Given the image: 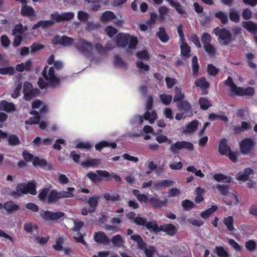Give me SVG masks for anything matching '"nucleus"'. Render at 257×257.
<instances>
[{
	"label": "nucleus",
	"instance_id": "f257e3e1",
	"mask_svg": "<svg viewBox=\"0 0 257 257\" xmlns=\"http://www.w3.org/2000/svg\"><path fill=\"white\" fill-rule=\"evenodd\" d=\"M45 80L39 78L38 84L41 89L47 87H56L60 82V77L55 73L53 67L46 66L42 72Z\"/></svg>",
	"mask_w": 257,
	"mask_h": 257
},
{
	"label": "nucleus",
	"instance_id": "f03ea898",
	"mask_svg": "<svg viewBox=\"0 0 257 257\" xmlns=\"http://www.w3.org/2000/svg\"><path fill=\"white\" fill-rule=\"evenodd\" d=\"M64 197L63 192H58L55 190H50L48 188L42 189L39 194L38 197L42 202L49 204L55 203Z\"/></svg>",
	"mask_w": 257,
	"mask_h": 257
},
{
	"label": "nucleus",
	"instance_id": "7ed1b4c3",
	"mask_svg": "<svg viewBox=\"0 0 257 257\" xmlns=\"http://www.w3.org/2000/svg\"><path fill=\"white\" fill-rule=\"evenodd\" d=\"M116 44L119 47H125L134 49L138 43L137 37L128 34L119 33L116 36Z\"/></svg>",
	"mask_w": 257,
	"mask_h": 257
},
{
	"label": "nucleus",
	"instance_id": "20e7f679",
	"mask_svg": "<svg viewBox=\"0 0 257 257\" xmlns=\"http://www.w3.org/2000/svg\"><path fill=\"white\" fill-rule=\"evenodd\" d=\"M225 84L228 85L233 95L239 96H249L254 94V89L251 87H248L244 89L241 87H237L232 81L231 77H229L225 81Z\"/></svg>",
	"mask_w": 257,
	"mask_h": 257
},
{
	"label": "nucleus",
	"instance_id": "39448f33",
	"mask_svg": "<svg viewBox=\"0 0 257 257\" xmlns=\"http://www.w3.org/2000/svg\"><path fill=\"white\" fill-rule=\"evenodd\" d=\"M28 193L32 195L36 194L37 191L35 185L34 183H30L27 184H18L16 187V191L12 192L11 195L14 197H17Z\"/></svg>",
	"mask_w": 257,
	"mask_h": 257
},
{
	"label": "nucleus",
	"instance_id": "423d86ee",
	"mask_svg": "<svg viewBox=\"0 0 257 257\" xmlns=\"http://www.w3.org/2000/svg\"><path fill=\"white\" fill-rule=\"evenodd\" d=\"M77 48L81 52L85 54L90 52L94 53V51L97 53L101 54V51H103V48L100 45H96L93 48L91 44L87 43L84 40H80L78 41Z\"/></svg>",
	"mask_w": 257,
	"mask_h": 257
},
{
	"label": "nucleus",
	"instance_id": "0eeeda50",
	"mask_svg": "<svg viewBox=\"0 0 257 257\" xmlns=\"http://www.w3.org/2000/svg\"><path fill=\"white\" fill-rule=\"evenodd\" d=\"M213 32L218 36V41L221 44L226 45L231 41V34L229 31L217 27L213 30Z\"/></svg>",
	"mask_w": 257,
	"mask_h": 257
},
{
	"label": "nucleus",
	"instance_id": "6e6552de",
	"mask_svg": "<svg viewBox=\"0 0 257 257\" xmlns=\"http://www.w3.org/2000/svg\"><path fill=\"white\" fill-rule=\"evenodd\" d=\"M182 149H185L189 151H192L194 149L193 145L186 141L176 142L171 144L169 147V151L173 154H178Z\"/></svg>",
	"mask_w": 257,
	"mask_h": 257
},
{
	"label": "nucleus",
	"instance_id": "1a4fd4ad",
	"mask_svg": "<svg viewBox=\"0 0 257 257\" xmlns=\"http://www.w3.org/2000/svg\"><path fill=\"white\" fill-rule=\"evenodd\" d=\"M23 156L26 161L32 162L33 165L35 166H39L43 167L46 164V162L44 160L40 159L27 152H23Z\"/></svg>",
	"mask_w": 257,
	"mask_h": 257
},
{
	"label": "nucleus",
	"instance_id": "9d476101",
	"mask_svg": "<svg viewBox=\"0 0 257 257\" xmlns=\"http://www.w3.org/2000/svg\"><path fill=\"white\" fill-rule=\"evenodd\" d=\"M255 145L254 142L251 139H246L240 143L241 152L243 154H248L251 152Z\"/></svg>",
	"mask_w": 257,
	"mask_h": 257
},
{
	"label": "nucleus",
	"instance_id": "9b49d317",
	"mask_svg": "<svg viewBox=\"0 0 257 257\" xmlns=\"http://www.w3.org/2000/svg\"><path fill=\"white\" fill-rule=\"evenodd\" d=\"M253 171L250 168H246L244 171L239 172L236 175V179L238 181L245 182L249 180L253 174Z\"/></svg>",
	"mask_w": 257,
	"mask_h": 257
},
{
	"label": "nucleus",
	"instance_id": "f8f14e48",
	"mask_svg": "<svg viewBox=\"0 0 257 257\" xmlns=\"http://www.w3.org/2000/svg\"><path fill=\"white\" fill-rule=\"evenodd\" d=\"M113 247L116 248H124L125 247L124 238L119 234L112 236L110 239Z\"/></svg>",
	"mask_w": 257,
	"mask_h": 257
},
{
	"label": "nucleus",
	"instance_id": "ddd939ff",
	"mask_svg": "<svg viewBox=\"0 0 257 257\" xmlns=\"http://www.w3.org/2000/svg\"><path fill=\"white\" fill-rule=\"evenodd\" d=\"M224 201L226 205L229 206L237 205L239 202L238 196L235 193H229L224 197Z\"/></svg>",
	"mask_w": 257,
	"mask_h": 257
},
{
	"label": "nucleus",
	"instance_id": "4468645a",
	"mask_svg": "<svg viewBox=\"0 0 257 257\" xmlns=\"http://www.w3.org/2000/svg\"><path fill=\"white\" fill-rule=\"evenodd\" d=\"M231 151L230 147L227 144V141L224 139H221L219 142L218 152L222 155L226 156Z\"/></svg>",
	"mask_w": 257,
	"mask_h": 257
},
{
	"label": "nucleus",
	"instance_id": "2eb2a0df",
	"mask_svg": "<svg viewBox=\"0 0 257 257\" xmlns=\"http://www.w3.org/2000/svg\"><path fill=\"white\" fill-rule=\"evenodd\" d=\"M174 182L171 180H161L154 182L153 183V188L156 190L162 189L166 187L173 185Z\"/></svg>",
	"mask_w": 257,
	"mask_h": 257
},
{
	"label": "nucleus",
	"instance_id": "dca6fc26",
	"mask_svg": "<svg viewBox=\"0 0 257 257\" xmlns=\"http://www.w3.org/2000/svg\"><path fill=\"white\" fill-rule=\"evenodd\" d=\"M199 122L194 120L188 124L183 128V133L185 134H191L195 132L197 128Z\"/></svg>",
	"mask_w": 257,
	"mask_h": 257
},
{
	"label": "nucleus",
	"instance_id": "f3484780",
	"mask_svg": "<svg viewBox=\"0 0 257 257\" xmlns=\"http://www.w3.org/2000/svg\"><path fill=\"white\" fill-rule=\"evenodd\" d=\"M30 114L34 115L30 117L28 119L25 121V123L28 124H36L39 123L40 120V113L36 110H31Z\"/></svg>",
	"mask_w": 257,
	"mask_h": 257
},
{
	"label": "nucleus",
	"instance_id": "a211bd4d",
	"mask_svg": "<svg viewBox=\"0 0 257 257\" xmlns=\"http://www.w3.org/2000/svg\"><path fill=\"white\" fill-rule=\"evenodd\" d=\"M23 93L26 100H29L34 95L32 84L28 82L24 84Z\"/></svg>",
	"mask_w": 257,
	"mask_h": 257
},
{
	"label": "nucleus",
	"instance_id": "6ab92c4d",
	"mask_svg": "<svg viewBox=\"0 0 257 257\" xmlns=\"http://www.w3.org/2000/svg\"><path fill=\"white\" fill-rule=\"evenodd\" d=\"M32 107L33 109H39V113L41 114L45 113L48 111V108L46 104L38 99L33 102Z\"/></svg>",
	"mask_w": 257,
	"mask_h": 257
},
{
	"label": "nucleus",
	"instance_id": "aec40b11",
	"mask_svg": "<svg viewBox=\"0 0 257 257\" xmlns=\"http://www.w3.org/2000/svg\"><path fill=\"white\" fill-rule=\"evenodd\" d=\"M177 105L179 110L184 111L187 113L188 116H190L192 115V112L191 110V105L187 101H181L178 103Z\"/></svg>",
	"mask_w": 257,
	"mask_h": 257
},
{
	"label": "nucleus",
	"instance_id": "412c9836",
	"mask_svg": "<svg viewBox=\"0 0 257 257\" xmlns=\"http://www.w3.org/2000/svg\"><path fill=\"white\" fill-rule=\"evenodd\" d=\"M169 3L171 6L174 8L177 13L180 15H185L186 14L185 10L183 6L178 2L174 0H166Z\"/></svg>",
	"mask_w": 257,
	"mask_h": 257
},
{
	"label": "nucleus",
	"instance_id": "4be33fe9",
	"mask_svg": "<svg viewBox=\"0 0 257 257\" xmlns=\"http://www.w3.org/2000/svg\"><path fill=\"white\" fill-rule=\"evenodd\" d=\"M53 25V22L51 20L40 21L37 24H35L32 28L33 29L41 28L43 29H48L51 27Z\"/></svg>",
	"mask_w": 257,
	"mask_h": 257
},
{
	"label": "nucleus",
	"instance_id": "5701e85b",
	"mask_svg": "<svg viewBox=\"0 0 257 257\" xmlns=\"http://www.w3.org/2000/svg\"><path fill=\"white\" fill-rule=\"evenodd\" d=\"M94 238L96 242L100 243H105L108 240L106 234L101 231L95 232L94 234Z\"/></svg>",
	"mask_w": 257,
	"mask_h": 257
},
{
	"label": "nucleus",
	"instance_id": "b1692460",
	"mask_svg": "<svg viewBox=\"0 0 257 257\" xmlns=\"http://www.w3.org/2000/svg\"><path fill=\"white\" fill-rule=\"evenodd\" d=\"M234 221V218L231 216L225 217L222 220L223 224L229 231H233L235 229L233 225Z\"/></svg>",
	"mask_w": 257,
	"mask_h": 257
},
{
	"label": "nucleus",
	"instance_id": "393cba45",
	"mask_svg": "<svg viewBox=\"0 0 257 257\" xmlns=\"http://www.w3.org/2000/svg\"><path fill=\"white\" fill-rule=\"evenodd\" d=\"M144 119L148 120L150 123H153L157 119V113L155 111H147L144 114Z\"/></svg>",
	"mask_w": 257,
	"mask_h": 257
},
{
	"label": "nucleus",
	"instance_id": "a878e982",
	"mask_svg": "<svg viewBox=\"0 0 257 257\" xmlns=\"http://www.w3.org/2000/svg\"><path fill=\"white\" fill-rule=\"evenodd\" d=\"M160 229L170 235H174L177 231L175 226L172 224L163 225L161 226Z\"/></svg>",
	"mask_w": 257,
	"mask_h": 257
},
{
	"label": "nucleus",
	"instance_id": "bb28decb",
	"mask_svg": "<svg viewBox=\"0 0 257 257\" xmlns=\"http://www.w3.org/2000/svg\"><path fill=\"white\" fill-rule=\"evenodd\" d=\"M195 84L196 86L199 87L202 91L203 94H206V89L208 87L209 84L206 81L205 79L202 78L200 79H197L195 81Z\"/></svg>",
	"mask_w": 257,
	"mask_h": 257
},
{
	"label": "nucleus",
	"instance_id": "cd10ccee",
	"mask_svg": "<svg viewBox=\"0 0 257 257\" xmlns=\"http://www.w3.org/2000/svg\"><path fill=\"white\" fill-rule=\"evenodd\" d=\"M0 110L10 112L15 110V106L13 103L4 100L0 103Z\"/></svg>",
	"mask_w": 257,
	"mask_h": 257
},
{
	"label": "nucleus",
	"instance_id": "c85d7f7f",
	"mask_svg": "<svg viewBox=\"0 0 257 257\" xmlns=\"http://www.w3.org/2000/svg\"><path fill=\"white\" fill-rule=\"evenodd\" d=\"M214 179L217 182L229 183L231 181V177L223 174H216L213 176Z\"/></svg>",
	"mask_w": 257,
	"mask_h": 257
},
{
	"label": "nucleus",
	"instance_id": "c756f323",
	"mask_svg": "<svg viewBox=\"0 0 257 257\" xmlns=\"http://www.w3.org/2000/svg\"><path fill=\"white\" fill-rule=\"evenodd\" d=\"M166 201H161L160 199L151 197L149 200V204L154 207L160 208L166 204Z\"/></svg>",
	"mask_w": 257,
	"mask_h": 257
},
{
	"label": "nucleus",
	"instance_id": "7c9ffc66",
	"mask_svg": "<svg viewBox=\"0 0 257 257\" xmlns=\"http://www.w3.org/2000/svg\"><path fill=\"white\" fill-rule=\"evenodd\" d=\"M116 17L113 13L109 11L104 12L101 16V20L105 22L112 21Z\"/></svg>",
	"mask_w": 257,
	"mask_h": 257
},
{
	"label": "nucleus",
	"instance_id": "2f4dec72",
	"mask_svg": "<svg viewBox=\"0 0 257 257\" xmlns=\"http://www.w3.org/2000/svg\"><path fill=\"white\" fill-rule=\"evenodd\" d=\"M97 150L100 151L104 147H111L112 149H115L116 147V144L114 143H109L105 141H101L95 146Z\"/></svg>",
	"mask_w": 257,
	"mask_h": 257
},
{
	"label": "nucleus",
	"instance_id": "473e14b6",
	"mask_svg": "<svg viewBox=\"0 0 257 257\" xmlns=\"http://www.w3.org/2000/svg\"><path fill=\"white\" fill-rule=\"evenodd\" d=\"M242 26L244 29L252 33H255L257 29L256 25L251 21L243 22Z\"/></svg>",
	"mask_w": 257,
	"mask_h": 257
},
{
	"label": "nucleus",
	"instance_id": "72a5a7b5",
	"mask_svg": "<svg viewBox=\"0 0 257 257\" xmlns=\"http://www.w3.org/2000/svg\"><path fill=\"white\" fill-rule=\"evenodd\" d=\"M4 208L10 213L17 211L19 209V206L12 201H9L5 203Z\"/></svg>",
	"mask_w": 257,
	"mask_h": 257
},
{
	"label": "nucleus",
	"instance_id": "f704fd0d",
	"mask_svg": "<svg viewBox=\"0 0 257 257\" xmlns=\"http://www.w3.org/2000/svg\"><path fill=\"white\" fill-rule=\"evenodd\" d=\"M32 62L30 60H28L25 63H22L18 64L16 67V69L19 72H22L24 70L28 71L30 70Z\"/></svg>",
	"mask_w": 257,
	"mask_h": 257
},
{
	"label": "nucleus",
	"instance_id": "c9c22d12",
	"mask_svg": "<svg viewBox=\"0 0 257 257\" xmlns=\"http://www.w3.org/2000/svg\"><path fill=\"white\" fill-rule=\"evenodd\" d=\"M180 48L181 54L184 56L188 57L190 52V48L188 45L184 42V40L180 42Z\"/></svg>",
	"mask_w": 257,
	"mask_h": 257
},
{
	"label": "nucleus",
	"instance_id": "e433bc0d",
	"mask_svg": "<svg viewBox=\"0 0 257 257\" xmlns=\"http://www.w3.org/2000/svg\"><path fill=\"white\" fill-rule=\"evenodd\" d=\"M21 13L23 16H34V10L32 8L26 5V4L23 5L21 10Z\"/></svg>",
	"mask_w": 257,
	"mask_h": 257
},
{
	"label": "nucleus",
	"instance_id": "4c0bfd02",
	"mask_svg": "<svg viewBox=\"0 0 257 257\" xmlns=\"http://www.w3.org/2000/svg\"><path fill=\"white\" fill-rule=\"evenodd\" d=\"M209 119L211 121H215L217 120H221L224 122H226L228 121V118L227 116H224L222 114H215V113H211L209 115Z\"/></svg>",
	"mask_w": 257,
	"mask_h": 257
},
{
	"label": "nucleus",
	"instance_id": "58836bf2",
	"mask_svg": "<svg viewBox=\"0 0 257 257\" xmlns=\"http://www.w3.org/2000/svg\"><path fill=\"white\" fill-rule=\"evenodd\" d=\"M158 11L159 13L160 20L162 22L165 21V17L166 16L169 11V9L167 7L163 6L159 7Z\"/></svg>",
	"mask_w": 257,
	"mask_h": 257
},
{
	"label": "nucleus",
	"instance_id": "ea45409f",
	"mask_svg": "<svg viewBox=\"0 0 257 257\" xmlns=\"http://www.w3.org/2000/svg\"><path fill=\"white\" fill-rule=\"evenodd\" d=\"M175 95L174 97L173 100L177 102L183 100L185 97V95L181 92V88L179 86L175 87Z\"/></svg>",
	"mask_w": 257,
	"mask_h": 257
},
{
	"label": "nucleus",
	"instance_id": "a19ab883",
	"mask_svg": "<svg viewBox=\"0 0 257 257\" xmlns=\"http://www.w3.org/2000/svg\"><path fill=\"white\" fill-rule=\"evenodd\" d=\"M131 238L136 241L140 249H144L146 246V243L143 241L142 237L138 235L134 234L131 236Z\"/></svg>",
	"mask_w": 257,
	"mask_h": 257
},
{
	"label": "nucleus",
	"instance_id": "79ce46f5",
	"mask_svg": "<svg viewBox=\"0 0 257 257\" xmlns=\"http://www.w3.org/2000/svg\"><path fill=\"white\" fill-rule=\"evenodd\" d=\"M217 209V206L216 205H213L206 210L203 211L201 213V216L203 218H207L209 217L213 213L215 212Z\"/></svg>",
	"mask_w": 257,
	"mask_h": 257
},
{
	"label": "nucleus",
	"instance_id": "37998d69",
	"mask_svg": "<svg viewBox=\"0 0 257 257\" xmlns=\"http://www.w3.org/2000/svg\"><path fill=\"white\" fill-rule=\"evenodd\" d=\"M98 197H92L89 199L88 203L90 207V212H93L98 204Z\"/></svg>",
	"mask_w": 257,
	"mask_h": 257
},
{
	"label": "nucleus",
	"instance_id": "c03bdc74",
	"mask_svg": "<svg viewBox=\"0 0 257 257\" xmlns=\"http://www.w3.org/2000/svg\"><path fill=\"white\" fill-rule=\"evenodd\" d=\"M214 252L219 257H229L227 251L221 246H216L214 250Z\"/></svg>",
	"mask_w": 257,
	"mask_h": 257
},
{
	"label": "nucleus",
	"instance_id": "a18cd8bd",
	"mask_svg": "<svg viewBox=\"0 0 257 257\" xmlns=\"http://www.w3.org/2000/svg\"><path fill=\"white\" fill-rule=\"evenodd\" d=\"M99 160L98 159H90L85 162H83L81 165L84 167L96 166L99 164Z\"/></svg>",
	"mask_w": 257,
	"mask_h": 257
},
{
	"label": "nucleus",
	"instance_id": "49530a36",
	"mask_svg": "<svg viewBox=\"0 0 257 257\" xmlns=\"http://www.w3.org/2000/svg\"><path fill=\"white\" fill-rule=\"evenodd\" d=\"M214 188L217 189L222 195L226 196L228 194V188L227 186L224 185L216 184L213 186Z\"/></svg>",
	"mask_w": 257,
	"mask_h": 257
},
{
	"label": "nucleus",
	"instance_id": "de8ad7c7",
	"mask_svg": "<svg viewBox=\"0 0 257 257\" xmlns=\"http://www.w3.org/2000/svg\"><path fill=\"white\" fill-rule=\"evenodd\" d=\"M64 19L63 14H59L58 13H54L51 14V21L53 22V25L56 23L62 21Z\"/></svg>",
	"mask_w": 257,
	"mask_h": 257
},
{
	"label": "nucleus",
	"instance_id": "09e8293b",
	"mask_svg": "<svg viewBox=\"0 0 257 257\" xmlns=\"http://www.w3.org/2000/svg\"><path fill=\"white\" fill-rule=\"evenodd\" d=\"M199 104L201 109L204 110L207 109L210 106V101L204 97H201L199 99Z\"/></svg>",
	"mask_w": 257,
	"mask_h": 257
},
{
	"label": "nucleus",
	"instance_id": "8fccbe9b",
	"mask_svg": "<svg viewBox=\"0 0 257 257\" xmlns=\"http://www.w3.org/2000/svg\"><path fill=\"white\" fill-rule=\"evenodd\" d=\"M157 35L160 40L163 42H166L168 40V36L166 34L165 29L163 28H160Z\"/></svg>",
	"mask_w": 257,
	"mask_h": 257
},
{
	"label": "nucleus",
	"instance_id": "3c124183",
	"mask_svg": "<svg viewBox=\"0 0 257 257\" xmlns=\"http://www.w3.org/2000/svg\"><path fill=\"white\" fill-rule=\"evenodd\" d=\"M161 101L165 105H169L172 100V96L166 94H162L160 95Z\"/></svg>",
	"mask_w": 257,
	"mask_h": 257
},
{
	"label": "nucleus",
	"instance_id": "603ef678",
	"mask_svg": "<svg viewBox=\"0 0 257 257\" xmlns=\"http://www.w3.org/2000/svg\"><path fill=\"white\" fill-rule=\"evenodd\" d=\"M144 116L135 115L130 120V123L132 125L142 124L144 121Z\"/></svg>",
	"mask_w": 257,
	"mask_h": 257
},
{
	"label": "nucleus",
	"instance_id": "864d4df0",
	"mask_svg": "<svg viewBox=\"0 0 257 257\" xmlns=\"http://www.w3.org/2000/svg\"><path fill=\"white\" fill-rule=\"evenodd\" d=\"M204 49L206 52L210 56H214L216 54V50L215 48L211 44L203 46Z\"/></svg>",
	"mask_w": 257,
	"mask_h": 257
},
{
	"label": "nucleus",
	"instance_id": "5fc2aeb1",
	"mask_svg": "<svg viewBox=\"0 0 257 257\" xmlns=\"http://www.w3.org/2000/svg\"><path fill=\"white\" fill-rule=\"evenodd\" d=\"M136 57L138 59L147 60L150 58L149 52L147 50H143L136 53Z\"/></svg>",
	"mask_w": 257,
	"mask_h": 257
},
{
	"label": "nucleus",
	"instance_id": "6e6d98bb",
	"mask_svg": "<svg viewBox=\"0 0 257 257\" xmlns=\"http://www.w3.org/2000/svg\"><path fill=\"white\" fill-rule=\"evenodd\" d=\"M229 18L232 22L235 23L238 22L239 21V13L234 10H231L229 15Z\"/></svg>",
	"mask_w": 257,
	"mask_h": 257
},
{
	"label": "nucleus",
	"instance_id": "4d7b16f0",
	"mask_svg": "<svg viewBox=\"0 0 257 257\" xmlns=\"http://www.w3.org/2000/svg\"><path fill=\"white\" fill-rule=\"evenodd\" d=\"M156 140L159 144L164 143L171 144L172 143V140L171 139H169L167 136L162 135L157 136L156 137Z\"/></svg>",
	"mask_w": 257,
	"mask_h": 257
},
{
	"label": "nucleus",
	"instance_id": "13d9d810",
	"mask_svg": "<svg viewBox=\"0 0 257 257\" xmlns=\"http://www.w3.org/2000/svg\"><path fill=\"white\" fill-rule=\"evenodd\" d=\"M216 18L219 19L222 23H226L228 22V18L227 15L223 12H219L215 14Z\"/></svg>",
	"mask_w": 257,
	"mask_h": 257
},
{
	"label": "nucleus",
	"instance_id": "bf43d9fd",
	"mask_svg": "<svg viewBox=\"0 0 257 257\" xmlns=\"http://www.w3.org/2000/svg\"><path fill=\"white\" fill-rule=\"evenodd\" d=\"M15 73V69L13 67L0 68V73L3 75H13Z\"/></svg>",
	"mask_w": 257,
	"mask_h": 257
},
{
	"label": "nucleus",
	"instance_id": "052dcab7",
	"mask_svg": "<svg viewBox=\"0 0 257 257\" xmlns=\"http://www.w3.org/2000/svg\"><path fill=\"white\" fill-rule=\"evenodd\" d=\"M105 32L108 37L111 38L117 33V30L114 27L107 26L105 29Z\"/></svg>",
	"mask_w": 257,
	"mask_h": 257
},
{
	"label": "nucleus",
	"instance_id": "680f3d73",
	"mask_svg": "<svg viewBox=\"0 0 257 257\" xmlns=\"http://www.w3.org/2000/svg\"><path fill=\"white\" fill-rule=\"evenodd\" d=\"M64 42V35H56L52 40V43L55 45L63 44Z\"/></svg>",
	"mask_w": 257,
	"mask_h": 257
},
{
	"label": "nucleus",
	"instance_id": "e2e57ef3",
	"mask_svg": "<svg viewBox=\"0 0 257 257\" xmlns=\"http://www.w3.org/2000/svg\"><path fill=\"white\" fill-rule=\"evenodd\" d=\"M92 145H91L89 142H79L76 146V148L84 150H89Z\"/></svg>",
	"mask_w": 257,
	"mask_h": 257
},
{
	"label": "nucleus",
	"instance_id": "0e129e2a",
	"mask_svg": "<svg viewBox=\"0 0 257 257\" xmlns=\"http://www.w3.org/2000/svg\"><path fill=\"white\" fill-rule=\"evenodd\" d=\"M145 253L147 257H153V254L156 252V248L154 246H149L145 247Z\"/></svg>",
	"mask_w": 257,
	"mask_h": 257
},
{
	"label": "nucleus",
	"instance_id": "69168bd1",
	"mask_svg": "<svg viewBox=\"0 0 257 257\" xmlns=\"http://www.w3.org/2000/svg\"><path fill=\"white\" fill-rule=\"evenodd\" d=\"M9 143L11 145L16 146L20 144V141L16 136L11 135L9 138Z\"/></svg>",
	"mask_w": 257,
	"mask_h": 257
},
{
	"label": "nucleus",
	"instance_id": "338daca9",
	"mask_svg": "<svg viewBox=\"0 0 257 257\" xmlns=\"http://www.w3.org/2000/svg\"><path fill=\"white\" fill-rule=\"evenodd\" d=\"M211 37L210 35L207 33H204L201 37V41L203 44V46L210 44Z\"/></svg>",
	"mask_w": 257,
	"mask_h": 257
},
{
	"label": "nucleus",
	"instance_id": "774afa93",
	"mask_svg": "<svg viewBox=\"0 0 257 257\" xmlns=\"http://www.w3.org/2000/svg\"><path fill=\"white\" fill-rule=\"evenodd\" d=\"M255 247L256 242L252 240H248L245 243V247L250 251H253L255 249Z\"/></svg>",
	"mask_w": 257,
	"mask_h": 257
}]
</instances>
